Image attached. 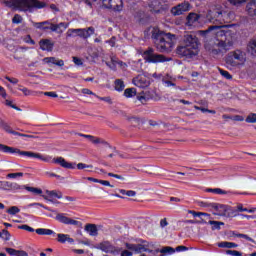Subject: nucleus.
<instances>
[{"instance_id": "obj_12", "label": "nucleus", "mask_w": 256, "mask_h": 256, "mask_svg": "<svg viewBox=\"0 0 256 256\" xmlns=\"http://www.w3.org/2000/svg\"><path fill=\"white\" fill-rule=\"evenodd\" d=\"M0 127L5 131V133H8L9 135H15L17 137H31L29 134H23L20 132H17L11 128V125L9 123L5 122L3 119L0 118Z\"/></svg>"}, {"instance_id": "obj_64", "label": "nucleus", "mask_w": 256, "mask_h": 256, "mask_svg": "<svg viewBox=\"0 0 256 256\" xmlns=\"http://www.w3.org/2000/svg\"><path fill=\"white\" fill-rule=\"evenodd\" d=\"M174 250L179 253L181 251H189V248L186 246L180 245V246L176 247V249H174Z\"/></svg>"}, {"instance_id": "obj_54", "label": "nucleus", "mask_w": 256, "mask_h": 256, "mask_svg": "<svg viewBox=\"0 0 256 256\" xmlns=\"http://www.w3.org/2000/svg\"><path fill=\"white\" fill-rule=\"evenodd\" d=\"M252 55L256 57V40H252L249 44Z\"/></svg>"}, {"instance_id": "obj_38", "label": "nucleus", "mask_w": 256, "mask_h": 256, "mask_svg": "<svg viewBox=\"0 0 256 256\" xmlns=\"http://www.w3.org/2000/svg\"><path fill=\"white\" fill-rule=\"evenodd\" d=\"M79 135L80 137H85V139H89V141L94 145H99V143H101V139L95 138V136L87 135V134H79Z\"/></svg>"}, {"instance_id": "obj_16", "label": "nucleus", "mask_w": 256, "mask_h": 256, "mask_svg": "<svg viewBox=\"0 0 256 256\" xmlns=\"http://www.w3.org/2000/svg\"><path fill=\"white\" fill-rule=\"evenodd\" d=\"M148 7L150 9V13H154V14L163 13V11H165V8H163V3H161V1L159 0L151 1Z\"/></svg>"}, {"instance_id": "obj_13", "label": "nucleus", "mask_w": 256, "mask_h": 256, "mask_svg": "<svg viewBox=\"0 0 256 256\" xmlns=\"http://www.w3.org/2000/svg\"><path fill=\"white\" fill-rule=\"evenodd\" d=\"M0 127L5 131V133H8L9 135H15L17 137H31L29 134H23L20 132H17L11 128V125L9 123L5 122L3 119L0 118Z\"/></svg>"}, {"instance_id": "obj_5", "label": "nucleus", "mask_w": 256, "mask_h": 256, "mask_svg": "<svg viewBox=\"0 0 256 256\" xmlns=\"http://www.w3.org/2000/svg\"><path fill=\"white\" fill-rule=\"evenodd\" d=\"M0 153H6L7 155H20V157H28L30 159H39L45 163L51 161V156H44L41 153H35L32 151H23L19 148L7 146L0 143Z\"/></svg>"}, {"instance_id": "obj_52", "label": "nucleus", "mask_w": 256, "mask_h": 256, "mask_svg": "<svg viewBox=\"0 0 256 256\" xmlns=\"http://www.w3.org/2000/svg\"><path fill=\"white\" fill-rule=\"evenodd\" d=\"M95 97L97 99H99L100 101H105V103H108L109 105H113V100H111V97L107 96V97H100L98 95H95Z\"/></svg>"}, {"instance_id": "obj_59", "label": "nucleus", "mask_w": 256, "mask_h": 256, "mask_svg": "<svg viewBox=\"0 0 256 256\" xmlns=\"http://www.w3.org/2000/svg\"><path fill=\"white\" fill-rule=\"evenodd\" d=\"M238 213H247L248 208L243 207V204H238L236 207Z\"/></svg>"}, {"instance_id": "obj_42", "label": "nucleus", "mask_w": 256, "mask_h": 256, "mask_svg": "<svg viewBox=\"0 0 256 256\" xmlns=\"http://www.w3.org/2000/svg\"><path fill=\"white\" fill-rule=\"evenodd\" d=\"M206 193H215L216 195H225V190L221 188H207Z\"/></svg>"}, {"instance_id": "obj_21", "label": "nucleus", "mask_w": 256, "mask_h": 256, "mask_svg": "<svg viewBox=\"0 0 256 256\" xmlns=\"http://www.w3.org/2000/svg\"><path fill=\"white\" fill-rule=\"evenodd\" d=\"M134 17H135L136 21H138V23H141V25H145V23L149 22V16L143 10L137 11L135 13Z\"/></svg>"}, {"instance_id": "obj_44", "label": "nucleus", "mask_w": 256, "mask_h": 256, "mask_svg": "<svg viewBox=\"0 0 256 256\" xmlns=\"http://www.w3.org/2000/svg\"><path fill=\"white\" fill-rule=\"evenodd\" d=\"M30 207H43V209H45L46 211H53L51 208L41 203H31L26 206L27 209H29Z\"/></svg>"}, {"instance_id": "obj_9", "label": "nucleus", "mask_w": 256, "mask_h": 256, "mask_svg": "<svg viewBox=\"0 0 256 256\" xmlns=\"http://www.w3.org/2000/svg\"><path fill=\"white\" fill-rule=\"evenodd\" d=\"M102 5L105 9H112V11H123V0H102Z\"/></svg>"}, {"instance_id": "obj_32", "label": "nucleus", "mask_w": 256, "mask_h": 256, "mask_svg": "<svg viewBox=\"0 0 256 256\" xmlns=\"http://www.w3.org/2000/svg\"><path fill=\"white\" fill-rule=\"evenodd\" d=\"M200 17L201 16H199V14L191 12L186 18L187 25H189L190 27L193 26L194 23H197V21H199Z\"/></svg>"}, {"instance_id": "obj_55", "label": "nucleus", "mask_w": 256, "mask_h": 256, "mask_svg": "<svg viewBox=\"0 0 256 256\" xmlns=\"http://www.w3.org/2000/svg\"><path fill=\"white\" fill-rule=\"evenodd\" d=\"M6 253L10 256H17L19 253V250H16L15 248H5Z\"/></svg>"}, {"instance_id": "obj_1", "label": "nucleus", "mask_w": 256, "mask_h": 256, "mask_svg": "<svg viewBox=\"0 0 256 256\" xmlns=\"http://www.w3.org/2000/svg\"><path fill=\"white\" fill-rule=\"evenodd\" d=\"M225 25H212L209 26L207 30H201L200 35L202 37H207L209 33L214 35V38L210 41H205L204 47L207 51L212 53L213 55H219L222 51H225Z\"/></svg>"}, {"instance_id": "obj_23", "label": "nucleus", "mask_w": 256, "mask_h": 256, "mask_svg": "<svg viewBox=\"0 0 256 256\" xmlns=\"http://www.w3.org/2000/svg\"><path fill=\"white\" fill-rule=\"evenodd\" d=\"M157 253H161L160 256L173 255V253H175V250L171 246H165L162 249L157 248L153 250V255H157Z\"/></svg>"}, {"instance_id": "obj_4", "label": "nucleus", "mask_w": 256, "mask_h": 256, "mask_svg": "<svg viewBox=\"0 0 256 256\" xmlns=\"http://www.w3.org/2000/svg\"><path fill=\"white\" fill-rule=\"evenodd\" d=\"M6 7L15 11H24V13H33L35 9H45L47 4L39 0H8L5 1Z\"/></svg>"}, {"instance_id": "obj_35", "label": "nucleus", "mask_w": 256, "mask_h": 256, "mask_svg": "<svg viewBox=\"0 0 256 256\" xmlns=\"http://www.w3.org/2000/svg\"><path fill=\"white\" fill-rule=\"evenodd\" d=\"M23 189H25L26 191H29V193H32L33 195H43V190L40 188H35V187H31V186H22Z\"/></svg>"}, {"instance_id": "obj_30", "label": "nucleus", "mask_w": 256, "mask_h": 256, "mask_svg": "<svg viewBox=\"0 0 256 256\" xmlns=\"http://www.w3.org/2000/svg\"><path fill=\"white\" fill-rule=\"evenodd\" d=\"M226 219H233V217H239V212L231 206H226L225 208Z\"/></svg>"}, {"instance_id": "obj_37", "label": "nucleus", "mask_w": 256, "mask_h": 256, "mask_svg": "<svg viewBox=\"0 0 256 256\" xmlns=\"http://www.w3.org/2000/svg\"><path fill=\"white\" fill-rule=\"evenodd\" d=\"M208 225H211L212 231H219L221 229V225H225V223L215 220H210Z\"/></svg>"}, {"instance_id": "obj_58", "label": "nucleus", "mask_w": 256, "mask_h": 256, "mask_svg": "<svg viewBox=\"0 0 256 256\" xmlns=\"http://www.w3.org/2000/svg\"><path fill=\"white\" fill-rule=\"evenodd\" d=\"M108 177H114V179H119L120 181H125V177L119 174H114L112 172L108 173Z\"/></svg>"}, {"instance_id": "obj_43", "label": "nucleus", "mask_w": 256, "mask_h": 256, "mask_svg": "<svg viewBox=\"0 0 256 256\" xmlns=\"http://www.w3.org/2000/svg\"><path fill=\"white\" fill-rule=\"evenodd\" d=\"M95 34V28L88 27L87 29H84V39H89L91 35Z\"/></svg>"}, {"instance_id": "obj_15", "label": "nucleus", "mask_w": 256, "mask_h": 256, "mask_svg": "<svg viewBox=\"0 0 256 256\" xmlns=\"http://www.w3.org/2000/svg\"><path fill=\"white\" fill-rule=\"evenodd\" d=\"M0 189H3L4 191H19L23 189V186L19 185L16 182L1 181Z\"/></svg>"}, {"instance_id": "obj_36", "label": "nucleus", "mask_w": 256, "mask_h": 256, "mask_svg": "<svg viewBox=\"0 0 256 256\" xmlns=\"http://www.w3.org/2000/svg\"><path fill=\"white\" fill-rule=\"evenodd\" d=\"M223 15V12L221 10H214V11H209L208 16L210 17L211 21L214 19L216 21H219V17Z\"/></svg>"}, {"instance_id": "obj_26", "label": "nucleus", "mask_w": 256, "mask_h": 256, "mask_svg": "<svg viewBox=\"0 0 256 256\" xmlns=\"http://www.w3.org/2000/svg\"><path fill=\"white\" fill-rule=\"evenodd\" d=\"M78 35V37H81L82 39H85V30L78 28V29H68L66 32V37H73V35Z\"/></svg>"}, {"instance_id": "obj_20", "label": "nucleus", "mask_w": 256, "mask_h": 256, "mask_svg": "<svg viewBox=\"0 0 256 256\" xmlns=\"http://www.w3.org/2000/svg\"><path fill=\"white\" fill-rule=\"evenodd\" d=\"M46 195H48V196H46ZM46 195H42V197L46 201H50V203H53V198L63 199V193H61V192L57 193V191H55V190H46Z\"/></svg>"}, {"instance_id": "obj_56", "label": "nucleus", "mask_w": 256, "mask_h": 256, "mask_svg": "<svg viewBox=\"0 0 256 256\" xmlns=\"http://www.w3.org/2000/svg\"><path fill=\"white\" fill-rule=\"evenodd\" d=\"M77 169H79V171H82V169H93V165H87L85 163H78Z\"/></svg>"}, {"instance_id": "obj_7", "label": "nucleus", "mask_w": 256, "mask_h": 256, "mask_svg": "<svg viewBox=\"0 0 256 256\" xmlns=\"http://www.w3.org/2000/svg\"><path fill=\"white\" fill-rule=\"evenodd\" d=\"M246 61L247 54L241 50L232 51L226 57V65H230L231 67H241L245 65Z\"/></svg>"}, {"instance_id": "obj_53", "label": "nucleus", "mask_w": 256, "mask_h": 256, "mask_svg": "<svg viewBox=\"0 0 256 256\" xmlns=\"http://www.w3.org/2000/svg\"><path fill=\"white\" fill-rule=\"evenodd\" d=\"M23 172L9 173L7 175L8 179H17V177H23Z\"/></svg>"}, {"instance_id": "obj_39", "label": "nucleus", "mask_w": 256, "mask_h": 256, "mask_svg": "<svg viewBox=\"0 0 256 256\" xmlns=\"http://www.w3.org/2000/svg\"><path fill=\"white\" fill-rule=\"evenodd\" d=\"M135 95H137V89L135 88H127L126 90H124V97H127V99L135 97Z\"/></svg>"}, {"instance_id": "obj_11", "label": "nucleus", "mask_w": 256, "mask_h": 256, "mask_svg": "<svg viewBox=\"0 0 256 256\" xmlns=\"http://www.w3.org/2000/svg\"><path fill=\"white\" fill-rule=\"evenodd\" d=\"M125 247L129 251H134V253H151L153 255V250L147 248V246L143 244L125 243Z\"/></svg>"}, {"instance_id": "obj_3", "label": "nucleus", "mask_w": 256, "mask_h": 256, "mask_svg": "<svg viewBox=\"0 0 256 256\" xmlns=\"http://www.w3.org/2000/svg\"><path fill=\"white\" fill-rule=\"evenodd\" d=\"M154 45L160 53H171L175 43V34L165 33L159 29L152 30Z\"/></svg>"}, {"instance_id": "obj_49", "label": "nucleus", "mask_w": 256, "mask_h": 256, "mask_svg": "<svg viewBox=\"0 0 256 256\" xmlns=\"http://www.w3.org/2000/svg\"><path fill=\"white\" fill-rule=\"evenodd\" d=\"M226 119H231V121H245V117L241 115H234V116H226Z\"/></svg>"}, {"instance_id": "obj_34", "label": "nucleus", "mask_w": 256, "mask_h": 256, "mask_svg": "<svg viewBox=\"0 0 256 256\" xmlns=\"http://www.w3.org/2000/svg\"><path fill=\"white\" fill-rule=\"evenodd\" d=\"M35 232L37 233V235H54V237L55 235H57L55 231L47 228H38L35 230Z\"/></svg>"}, {"instance_id": "obj_29", "label": "nucleus", "mask_w": 256, "mask_h": 256, "mask_svg": "<svg viewBox=\"0 0 256 256\" xmlns=\"http://www.w3.org/2000/svg\"><path fill=\"white\" fill-rule=\"evenodd\" d=\"M44 63H52V65H57V67H63L65 65V61L57 60L55 57H46L43 59Z\"/></svg>"}, {"instance_id": "obj_22", "label": "nucleus", "mask_w": 256, "mask_h": 256, "mask_svg": "<svg viewBox=\"0 0 256 256\" xmlns=\"http://www.w3.org/2000/svg\"><path fill=\"white\" fill-rule=\"evenodd\" d=\"M39 45L42 51H48V52L53 51V47H55V43H53L49 39L40 40Z\"/></svg>"}, {"instance_id": "obj_28", "label": "nucleus", "mask_w": 256, "mask_h": 256, "mask_svg": "<svg viewBox=\"0 0 256 256\" xmlns=\"http://www.w3.org/2000/svg\"><path fill=\"white\" fill-rule=\"evenodd\" d=\"M57 235V241L58 243H62V244H65L66 242L67 243H70V244H73L75 243V240L73 238H70L69 234H56Z\"/></svg>"}, {"instance_id": "obj_25", "label": "nucleus", "mask_w": 256, "mask_h": 256, "mask_svg": "<svg viewBox=\"0 0 256 256\" xmlns=\"http://www.w3.org/2000/svg\"><path fill=\"white\" fill-rule=\"evenodd\" d=\"M85 231L90 235V237H97L99 235V230L95 224H86Z\"/></svg>"}, {"instance_id": "obj_57", "label": "nucleus", "mask_w": 256, "mask_h": 256, "mask_svg": "<svg viewBox=\"0 0 256 256\" xmlns=\"http://www.w3.org/2000/svg\"><path fill=\"white\" fill-rule=\"evenodd\" d=\"M236 247H239L235 242H225V248L226 249H236Z\"/></svg>"}, {"instance_id": "obj_41", "label": "nucleus", "mask_w": 256, "mask_h": 256, "mask_svg": "<svg viewBox=\"0 0 256 256\" xmlns=\"http://www.w3.org/2000/svg\"><path fill=\"white\" fill-rule=\"evenodd\" d=\"M188 214L192 215L194 217H211V215H209L205 212H197L195 210H188Z\"/></svg>"}, {"instance_id": "obj_60", "label": "nucleus", "mask_w": 256, "mask_h": 256, "mask_svg": "<svg viewBox=\"0 0 256 256\" xmlns=\"http://www.w3.org/2000/svg\"><path fill=\"white\" fill-rule=\"evenodd\" d=\"M19 91H21L26 97L31 95V90H29L28 88L26 87H19L18 88Z\"/></svg>"}, {"instance_id": "obj_63", "label": "nucleus", "mask_w": 256, "mask_h": 256, "mask_svg": "<svg viewBox=\"0 0 256 256\" xmlns=\"http://www.w3.org/2000/svg\"><path fill=\"white\" fill-rule=\"evenodd\" d=\"M98 183H100V185H104V187H111V188L115 187V186L111 185V182H109L107 180H99Z\"/></svg>"}, {"instance_id": "obj_33", "label": "nucleus", "mask_w": 256, "mask_h": 256, "mask_svg": "<svg viewBox=\"0 0 256 256\" xmlns=\"http://www.w3.org/2000/svg\"><path fill=\"white\" fill-rule=\"evenodd\" d=\"M212 209L218 213V215H225V205L219 203H212Z\"/></svg>"}, {"instance_id": "obj_19", "label": "nucleus", "mask_w": 256, "mask_h": 256, "mask_svg": "<svg viewBox=\"0 0 256 256\" xmlns=\"http://www.w3.org/2000/svg\"><path fill=\"white\" fill-rule=\"evenodd\" d=\"M52 163H55L56 165H60V167H63V169H75V164L71 162H67L65 158L63 157H57L53 158Z\"/></svg>"}, {"instance_id": "obj_48", "label": "nucleus", "mask_w": 256, "mask_h": 256, "mask_svg": "<svg viewBox=\"0 0 256 256\" xmlns=\"http://www.w3.org/2000/svg\"><path fill=\"white\" fill-rule=\"evenodd\" d=\"M246 123H256V113H250L246 119Z\"/></svg>"}, {"instance_id": "obj_17", "label": "nucleus", "mask_w": 256, "mask_h": 256, "mask_svg": "<svg viewBox=\"0 0 256 256\" xmlns=\"http://www.w3.org/2000/svg\"><path fill=\"white\" fill-rule=\"evenodd\" d=\"M132 82L135 87H139L140 89H145L149 85V80L143 75L136 76L133 78Z\"/></svg>"}, {"instance_id": "obj_62", "label": "nucleus", "mask_w": 256, "mask_h": 256, "mask_svg": "<svg viewBox=\"0 0 256 256\" xmlns=\"http://www.w3.org/2000/svg\"><path fill=\"white\" fill-rule=\"evenodd\" d=\"M116 41H117V38H115V36H112L111 39L106 41V43H108V45H110V47H115Z\"/></svg>"}, {"instance_id": "obj_50", "label": "nucleus", "mask_w": 256, "mask_h": 256, "mask_svg": "<svg viewBox=\"0 0 256 256\" xmlns=\"http://www.w3.org/2000/svg\"><path fill=\"white\" fill-rule=\"evenodd\" d=\"M1 238L4 239V241H9L11 239V233L4 229L1 232Z\"/></svg>"}, {"instance_id": "obj_2", "label": "nucleus", "mask_w": 256, "mask_h": 256, "mask_svg": "<svg viewBox=\"0 0 256 256\" xmlns=\"http://www.w3.org/2000/svg\"><path fill=\"white\" fill-rule=\"evenodd\" d=\"M199 38L195 34H186L176 47V55L180 59H193L199 55Z\"/></svg>"}, {"instance_id": "obj_46", "label": "nucleus", "mask_w": 256, "mask_h": 256, "mask_svg": "<svg viewBox=\"0 0 256 256\" xmlns=\"http://www.w3.org/2000/svg\"><path fill=\"white\" fill-rule=\"evenodd\" d=\"M18 229H22L23 231H28L29 233H35V229L27 224L18 226Z\"/></svg>"}, {"instance_id": "obj_40", "label": "nucleus", "mask_w": 256, "mask_h": 256, "mask_svg": "<svg viewBox=\"0 0 256 256\" xmlns=\"http://www.w3.org/2000/svg\"><path fill=\"white\" fill-rule=\"evenodd\" d=\"M114 85H115V90L118 91L119 93H121V91L125 89V82H123V80L121 79L115 80Z\"/></svg>"}, {"instance_id": "obj_8", "label": "nucleus", "mask_w": 256, "mask_h": 256, "mask_svg": "<svg viewBox=\"0 0 256 256\" xmlns=\"http://www.w3.org/2000/svg\"><path fill=\"white\" fill-rule=\"evenodd\" d=\"M225 37L226 41H228L229 47L235 43L237 39V25L231 24V25H225Z\"/></svg>"}, {"instance_id": "obj_18", "label": "nucleus", "mask_w": 256, "mask_h": 256, "mask_svg": "<svg viewBox=\"0 0 256 256\" xmlns=\"http://www.w3.org/2000/svg\"><path fill=\"white\" fill-rule=\"evenodd\" d=\"M68 27L69 23L66 22H60L58 24L50 23V31L52 33H58V35H61Z\"/></svg>"}, {"instance_id": "obj_10", "label": "nucleus", "mask_w": 256, "mask_h": 256, "mask_svg": "<svg viewBox=\"0 0 256 256\" xmlns=\"http://www.w3.org/2000/svg\"><path fill=\"white\" fill-rule=\"evenodd\" d=\"M187 11H191V4L187 1L171 8V14L174 15V17H179V15H183L187 13Z\"/></svg>"}, {"instance_id": "obj_27", "label": "nucleus", "mask_w": 256, "mask_h": 256, "mask_svg": "<svg viewBox=\"0 0 256 256\" xmlns=\"http://www.w3.org/2000/svg\"><path fill=\"white\" fill-rule=\"evenodd\" d=\"M98 249H100V251H103L104 253H113V251L115 250V246L111 245V243L106 241L100 243Z\"/></svg>"}, {"instance_id": "obj_51", "label": "nucleus", "mask_w": 256, "mask_h": 256, "mask_svg": "<svg viewBox=\"0 0 256 256\" xmlns=\"http://www.w3.org/2000/svg\"><path fill=\"white\" fill-rule=\"evenodd\" d=\"M225 254L230 256H243V253L237 250H225Z\"/></svg>"}, {"instance_id": "obj_61", "label": "nucleus", "mask_w": 256, "mask_h": 256, "mask_svg": "<svg viewBox=\"0 0 256 256\" xmlns=\"http://www.w3.org/2000/svg\"><path fill=\"white\" fill-rule=\"evenodd\" d=\"M6 81H9V83H12V85H17L19 83V79L17 78H11L9 76H5Z\"/></svg>"}, {"instance_id": "obj_6", "label": "nucleus", "mask_w": 256, "mask_h": 256, "mask_svg": "<svg viewBox=\"0 0 256 256\" xmlns=\"http://www.w3.org/2000/svg\"><path fill=\"white\" fill-rule=\"evenodd\" d=\"M142 57L146 63H152L157 65L158 63H167L171 61V58L166 57L163 54H159L155 52V49L152 47H148L143 53Z\"/></svg>"}, {"instance_id": "obj_31", "label": "nucleus", "mask_w": 256, "mask_h": 256, "mask_svg": "<svg viewBox=\"0 0 256 256\" xmlns=\"http://www.w3.org/2000/svg\"><path fill=\"white\" fill-rule=\"evenodd\" d=\"M45 25H51L50 21H43V22H34L33 27L36 29H41L42 31H49L51 30L50 26Z\"/></svg>"}, {"instance_id": "obj_45", "label": "nucleus", "mask_w": 256, "mask_h": 256, "mask_svg": "<svg viewBox=\"0 0 256 256\" xmlns=\"http://www.w3.org/2000/svg\"><path fill=\"white\" fill-rule=\"evenodd\" d=\"M6 212L9 215H17V213L21 212V209H19L17 206H11Z\"/></svg>"}, {"instance_id": "obj_24", "label": "nucleus", "mask_w": 256, "mask_h": 256, "mask_svg": "<svg viewBox=\"0 0 256 256\" xmlns=\"http://www.w3.org/2000/svg\"><path fill=\"white\" fill-rule=\"evenodd\" d=\"M246 13L250 17H256V0H251L246 5Z\"/></svg>"}, {"instance_id": "obj_14", "label": "nucleus", "mask_w": 256, "mask_h": 256, "mask_svg": "<svg viewBox=\"0 0 256 256\" xmlns=\"http://www.w3.org/2000/svg\"><path fill=\"white\" fill-rule=\"evenodd\" d=\"M67 214L65 213H58L55 217L56 221H58L59 223H63V225H81V222L71 219L69 217L66 216Z\"/></svg>"}, {"instance_id": "obj_47", "label": "nucleus", "mask_w": 256, "mask_h": 256, "mask_svg": "<svg viewBox=\"0 0 256 256\" xmlns=\"http://www.w3.org/2000/svg\"><path fill=\"white\" fill-rule=\"evenodd\" d=\"M12 23L19 25L20 23H23V17L19 14H15L12 18Z\"/></svg>"}]
</instances>
